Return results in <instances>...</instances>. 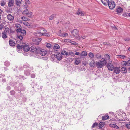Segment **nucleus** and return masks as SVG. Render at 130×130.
<instances>
[{
	"instance_id": "nucleus-41",
	"label": "nucleus",
	"mask_w": 130,
	"mask_h": 130,
	"mask_svg": "<svg viewBox=\"0 0 130 130\" xmlns=\"http://www.w3.org/2000/svg\"><path fill=\"white\" fill-rule=\"evenodd\" d=\"M15 27L19 28H20L21 27V25L18 24H16L15 25Z\"/></svg>"
},
{
	"instance_id": "nucleus-22",
	"label": "nucleus",
	"mask_w": 130,
	"mask_h": 130,
	"mask_svg": "<svg viewBox=\"0 0 130 130\" xmlns=\"http://www.w3.org/2000/svg\"><path fill=\"white\" fill-rule=\"evenodd\" d=\"M105 123V122H101L99 124V127L100 128L103 127L104 126Z\"/></svg>"
},
{
	"instance_id": "nucleus-56",
	"label": "nucleus",
	"mask_w": 130,
	"mask_h": 130,
	"mask_svg": "<svg viewBox=\"0 0 130 130\" xmlns=\"http://www.w3.org/2000/svg\"><path fill=\"white\" fill-rule=\"evenodd\" d=\"M113 125V127L117 129L119 128V127L115 124H114Z\"/></svg>"
},
{
	"instance_id": "nucleus-19",
	"label": "nucleus",
	"mask_w": 130,
	"mask_h": 130,
	"mask_svg": "<svg viewBox=\"0 0 130 130\" xmlns=\"http://www.w3.org/2000/svg\"><path fill=\"white\" fill-rule=\"evenodd\" d=\"M87 55V53L85 51L82 52L80 54V56H86Z\"/></svg>"
},
{
	"instance_id": "nucleus-47",
	"label": "nucleus",
	"mask_w": 130,
	"mask_h": 130,
	"mask_svg": "<svg viewBox=\"0 0 130 130\" xmlns=\"http://www.w3.org/2000/svg\"><path fill=\"white\" fill-rule=\"evenodd\" d=\"M42 35L45 36H47V37H49L50 36V34L48 33H45L44 34H42Z\"/></svg>"
},
{
	"instance_id": "nucleus-51",
	"label": "nucleus",
	"mask_w": 130,
	"mask_h": 130,
	"mask_svg": "<svg viewBox=\"0 0 130 130\" xmlns=\"http://www.w3.org/2000/svg\"><path fill=\"white\" fill-rule=\"evenodd\" d=\"M120 57L121 59H123L126 57V56L124 55H120Z\"/></svg>"
},
{
	"instance_id": "nucleus-46",
	"label": "nucleus",
	"mask_w": 130,
	"mask_h": 130,
	"mask_svg": "<svg viewBox=\"0 0 130 130\" xmlns=\"http://www.w3.org/2000/svg\"><path fill=\"white\" fill-rule=\"evenodd\" d=\"M56 57V55L54 54H52L51 56V58L53 59L54 60Z\"/></svg>"
},
{
	"instance_id": "nucleus-33",
	"label": "nucleus",
	"mask_w": 130,
	"mask_h": 130,
	"mask_svg": "<svg viewBox=\"0 0 130 130\" xmlns=\"http://www.w3.org/2000/svg\"><path fill=\"white\" fill-rule=\"evenodd\" d=\"M95 57L97 59H100L101 58V56L99 54H98L95 55Z\"/></svg>"
},
{
	"instance_id": "nucleus-57",
	"label": "nucleus",
	"mask_w": 130,
	"mask_h": 130,
	"mask_svg": "<svg viewBox=\"0 0 130 130\" xmlns=\"http://www.w3.org/2000/svg\"><path fill=\"white\" fill-rule=\"evenodd\" d=\"M71 41V40L68 39H66V42H70V43Z\"/></svg>"
},
{
	"instance_id": "nucleus-42",
	"label": "nucleus",
	"mask_w": 130,
	"mask_h": 130,
	"mask_svg": "<svg viewBox=\"0 0 130 130\" xmlns=\"http://www.w3.org/2000/svg\"><path fill=\"white\" fill-rule=\"evenodd\" d=\"M46 46L48 48H50L51 46V44L49 43H47L46 44Z\"/></svg>"
},
{
	"instance_id": "nucleus-2",
	"label": "nucleus",
	"mask_w": 130,
	"mask_h": 130,
	"mask_svg": "<svg viewBox=\"0 0 130 130\" xmlns=\"http://www.w3.org/2000/svg\"><path fill=\"white\" fill-rule=\"evenodd\" d=\"M108 4V6L110 9H112L115 8V4L113 1H111L109 2Z\"/></svg>"
},
{
	"instance_id": "nucleus-58",
	"label": "nucleus",
	"mask_w": 130,
	"mask_h": 130,
	"mask_svg": "<svg viewBox=\"0 0 130 130\" xmlns=\"http://www.w3.org/2000/svg\"><path fill=\"white\" fill-rule=\"evenodd\" d=\"M31 77L32 78H34L35 77V74H32L31 75Z\"/></svg>"
},
{
	"instance_id": "nucleus-29",
	"label": "nucleus",
	"mask_w": 130,
	"mask_h": 130,
	"mask_svg": "<svg viewBox=\"0 0 130 130\" xmlns=\"http://www.w3.org/2000/svg\"><path fill=\"white\" fill-rule=\"evenodd\" d=\"M80 60L76 59L75 61V64L78 65L81 62Z\"/></svg>"
},
{
	"instance_id": "nucleus-37",
	"label": "nucleus",
	"mask_w": 130,
	"mask_h": 130,
	"mask_svg": "<svg viewBox=\"0 0 130 130\" xmlns=\"http://www.w3.org/2000/svg\"><path fill=\"white\" fill-rule=\"evenodd\" d=\"M98 125V123H94L92 125V128H94L95 127L97 126Z\"/></svg>"
},
{
	"instance_id": "nucleus-48",
	"label": "nucleus",
	"mask_w": 130,
	"mask_h": 130,
	"mask_svg": "<svg viewBox=\"0 0 130 130\" xmlns=\"http://www.w3.org/2000/svg\"><path fill=\"white\" fill-rule=\"evenodd\" d=\"M6 3L3 1H2L1 3V6H4L5 5Z\"/></svg>"
},
{
	"instance_id": "nucleus-31",
	"label": "nucleus",
	"mask_w": 130,
	"mask_h": 130,
	"mask_svg": "<svg viewBox=\"0 0 130 130\" xmlns=\"http://www.w3.org/2000/svg\"><path fill=\"white\" fill-rule=\"evenodd\" d=\"M23 45H20L19 44H18L17 46V49L22 50V49L23 48Z\"/></svg>"
},
{
	"instance_id": "nucleus-52",
	"label": "nucleus",
	"mask_w": 130,
	"mask_h": 130,
	"mask_svg": "<svg viewBox=\"0 0 130 130\" xmlns=\"http://www.w3.org/2000/svg\"><path fill=\"white\" fill-rule=\"evenodd\" d=\"M126 126L128 129H130V125L129 124H127L125 125Z\"/></svg>"
},
{
	"instance_id": "nucleus-62",
	"label": "nucleus",
	"mask_w": 130,
	"mask_h": 130,
	"mask_svg": "<svg viewBox=\"0 0 130 130\" xmlns=\"http://www.w3.org/2000/svg\"><path fill=\"white\" fill-rule=\"evenodd\" d=\"M125 40L126 41H128L130 40V39L129 38H127L125 39Z\"/></svg>"
},
{
	"instance_id": "nucleus-55",
	"label": "nucleus",
	"mask_w": 130,
	"mask_h": 130,
	"mask_svg": "<svg viewBox=\"0 0 130 130\" xmlns=\"http://www.w3.org/2000/svg\"><path fill=\"white\" fill-rule=\"evenodd\" d=\"M42 31H43V32L42 31V32L41 33L42 34H44L45 33L46 31V30L44 29V28H43L42 29Z\"/></svg>"
},
{
	"instance_id": "nucleus-11",
	"label": "nucleus",
	"mask_w": 130,
	"mask_h": 130,
	"mask_svg": "<svg viewBox=\"0 0 130 130\" xmlns=\"http://www.w3.org/2000/svg\"><path fill=\"white\" fill-rule=\"evenodd\" d=\"M76 14L81 16L83 15L84 14L83 11H81L79 9H78L76 12Z\"/></svg>"
},
{
	"instance_id": "nucleus-63",
	"label": "nucleus",
	"mask_w": 130,
	"mask_h": 130,
	"mask_svg": "<svg viewBox=\"0 0 130 130\" xmlns=\"http://www.w3.org/2000/svg\"><path fill=\"white\" fill-rule=\"evenodd\" d=\"M61 55H65V51H62L61 54Z\"/></svg>"
},
{
	"instance_id": "nucleus-36",
	"label": "nucleus",
	"mask_w": 130,
	"mask_h": 130,
	"mask_svg": "<svg viewBox=\"0 0 130 130\" xmlns=\"http://www.w3.org/2000/svg\"><path fill=\"white\" fill-rule=\"evenodd\" d=\"M10 63L9 62L7 61L4 62V64L6 66H9L10 65Z\"/></svg>"
},
{
	"instance_id": "nucleus-25",
	"label": "nucleus",
	"mask_w": 130,
	"mask_h": 130,
	"mask_svg": "<svg viewBox=\"0 0 130 130\" xmlns=\"http://www.w3.org/2000/svg\"><path fill=\"white\" fill-rule=\"evenodd\" d=\"M26 34V31L25 30H22L20 35L22 36H24Z\"/></svg>"
},
{
	"instance_id": "nucleus-14",
	"label": "nucleus",
	"mask_w": 130,
	"mask_h": 130,
	"mask_svg": "<svg viewBox=\"0 0 130 130\" xmlns=\"http://www.w3.org/2000/svg\"><path fill=\"white\" fill-rule=\"evenodd\" d=\"M9 43L10 45L12 46H14L15 44V43L13 40H10L9 41Z\"/></svg>"
},
{
	"instance_id": "nucleus-32",
	"label": "nucleus",
	"mask_w": 130,
	"mask_h": 130,
	"mask_svg": "<svg viewBox=\"0 0 130 130\" xmlns=\"http://www.w3.org/2000/svg\"><path fill=\"white\" fill-rule=\"evenodd\" d=\"M4 32H6L7 33V32L8 33L9 32V29L8 27L6 28L4 31Z\"/></svg>"
},
{
	"instance_id": "nucleus-39",
	"label": "nucleus",
	"mask_w": 130,
	"mask_h": 130,
	"mask_svg": "<svg viewBox=\"0 0 130 130\" xmlns=\"http://www.w3.org/2000/svg\"><path fill=\"white\" fill-rule=\"evenodd\" d=\"M10 93L11 95H14L15 93V92L14 90H12L10 92Z\"/></svg>"
},
{
	"instance_id": "nucleus-40",
	"label": "nucleus",
	"mask_w": 130,
	"mask_h": 130,
	"mask_svg": "<svg viewBox=\"0 0 130 130\" xmlns=\"http://www.w3.org/2000/svg\"><path fill=\"white\" fill-rule=\"evenodd\" d=\"M70 43L71 45H77L78 44L77 43L74 41H71L70 42Z\"/></svg>"
},
{
	"instance_id": "nucleus-50",
	"label": "nucleus",
	"mask_w": 130,
	"mask_h": 130,
	"mask_svg": "<svg viewBox=\"0 0 130 130\" xmlns=\"http://www.w3.org/2000/svg\"><path fill=\"white\" fill-rule=\"evenodd\" d=\"M23 36L20 35L19 36H18V38L22 40L23 39Z\"/></svg>"
},
{
	"instance_id": "nucleus-21",
	"label": "nucleus",
	"mask_w": 130,
	"mask_h": 130,
	"mask_svg": "<svg viewBox=\"0 0 130 130\" xmlns=\"http://www.w3.org/2000/svg\"><path fill=\"white\" fill-rule=\"evenodd\" d=\"M2 37L4 39L6 38L7 37V33L3 31L2 33Z\"/></svg>"
},
{
	"instance_id": "nucleus-7",
	"label": "nucleus",
	"mask_w": 130,
	"mask_h": 130,
	"mask_svg": "<svg viewBox=\"0 0 130 130\" xmlns=\"http://www.w3.org/2000/svg\"><path fill=\"white\" fill-rule=\"evenodd\" d=\"M23 48L25 52H28L30 50L28 45H23Z\"/></svg>"
},
{
	"instance_id": "nucleus-27",
	"label": "nucleus",
	"mask_w": 130,
	"mask_h": 130,
	"mask_svg": "<svg viewBox=\"0 0 130 130\" xmlns=\"http://www.w3.org/2000/svg\"><path fill=\"white\" fill-rule=\"evenodd\" d=\"M22 0H15L16 3L18 6H19L21 4Z\"/></svg>"
},
{
	"instance_id": "nucleus-38",
	"label": "nucleus",
	"mask_w": 130,
	"mask_h": 130,
	"mask_svg": "<svg viewBox=\"0 0 130 130\" xmlns=\"http://www.w3.org/2000/svg\"><path fill=\"white\" fill-rule=\"evenodd\" d=\"M21 18L22 20L24 21H26L27 20V19L26 17H21Z\"/></svg>"
},
{
	"instance_id": "nucleus-30",
	"label": "nucleus",
	"mask_w": 130,
	"mask_h": 130,
	"mask_svg": "<svg viewBox=\"0 0 130 130\" xmlns=\"http://www.w3.org/2000/svg\"><path fill=\"white\" fill-rule=\"evenodd\" d=\"M60 48V46L58 44H55L53 48L55 50L57 49H59Z\"/></svg>"
},
{
	"instance_id": "nucleus-8",
	"label": "nucleus",
	"mask_w": 130,
	"mask_h": 130,
	"mask_svg": "<svg viewBox=\"0 0 130 130\" xmlns=\"http://www.w3.org/2000/svg\"><path fill=\"white\" fill-rule=\"evenodd\" d=\"M102 64L101 63V62L100 61L98 62H96V66L98 68H100L103 66Z\"/></svg>"
},
{
	"instance_id": "nucleus-45",
	"label": "nucleus",
	"mask_w": 130,
	"mask_h": 130,
	"mask_svg": "<svg viewBox=\"0 0 130 130\" xmlns=\"http://www.w3.org/2000/svg\"><path fill=\"white\" fill-rule=\"evenodd\" d=\"M55 16V15H51L49 18V19L51 20H52Z\"/></svg>"
},
{
	"instance_id": "nucleus-12",
	"label": "nucleus",
	"mask_w": 130,
	"mask_h": 130,
	"mask_svg": "<svg viewBox=\"0 0 130 130\" xmlns=\"http://www.w3.org/2000/svg\"><path fill=\"white\" fill-rule=\"evenodd\" d=\"M30 71L29 69L27 70L24 71V74L27 76H29L30 74Z\"/></svg>"
},
{
	"instance_id": "nucleus-18",
	"label": "nucleus",
	"mask_w": 130,
	"mask_h": 130,
	"mask_svg": "<svg viewBox=\"0 0 130 130\" xmlns=\"http://www.w3.org/2000/svg\"><path fill=\"white\" fill-rule=\"evenodd\" d=\"M101 2L105 6H106L109 3L108 0H101Z\"/></svg>"
},
{
	"instance_id": "nucleus-1",
	"label": "nucleus",
	"mask_w": 130,
	"mask_h": 130,
	"mask_svg": "<svg viewBox=\"0 0 130 130\" xmlns=\"http://www.w3.org/2000/svg\"><path fill=\"white\" fill-rule=\"evenodd\" d=\"M78 31L77 29H74L71 32L73 36L77 40L79 41H80L81 40V37L79 36L78 35Z\"/></svg>"
},
{
	"instance_id": "nucleus-9",
	"label": "nucleus",
	"mask_w": 130,
	"mask_h": 130,
	"mask_svg": "<svg viewBox=\"0 0 130 130\" xmlns=\"http://www.w3.org/2000/svg\"><path fill=\"white\" fill-rule=\"evenodd\" d=\"M100 61L101 62V64H102L103 66L106 64L107 63L106 60H105V59L103 58L101 59V60Z\"/></svg>"
},
{
	"instance_id": "nucleus-64",
	"label": "nucleus",
	"mask_w": 130,
	"mask_h": 130,
	"mask_svg": "<svg viewBox=\"0 0 130 130\" xmlns=\"http://www.w3.org/2000/svg\"><path fill=\"white\" fill-rule=\"evenodd\" d=\"M11 89V87L9 86H8L7 87V89L8 91L10 90Z\"/></svg>"
},
{
	"instance_id": "nucleus-61",
	"label": "nucleus",
	"mask_w": 130,
	"mask_h": 130,
	"mask_svg": "<svg viewBox=\"0 0 130 130\" xmlns=\"http://www.w3.org/2000/svg\"><path fill=\"white\" fill-rule=\"evenodd\" d=\"M81 37V39L82 38V39H85L86 38L87 36H82L81 37Z\"/></svg>"
},
{
	"instance_id": "nucleus-23",
	"label": "nucleus",
	"mask_w": 130,
	"mask_h": 130,
	"mask_svg": "<svg viewBox=\"0 0 130 130\" xmlns=\"http://www.w3.org/2000/svg\"><path fill=\"white\" fill-rule=\"evenodd\" d=\"M121 70L123 73H126L127 72V69L126 67H122L121 68Z\"/></svg>"
},
{
	"instance_id": "nucleus-3",
	"label": "nucleus",
	"mask_w": 130,
	"mask_h": 130,
	"mask_svg": "<svg viewBox=\"0 0 130 130\" xmlns=\"http://www.w3.org/2000/svg\"><path fill=\"white\" fill-rule=\"evenodd\" d=\"M113 70L114 72L116 74L119 73L121 71V68L118 67H116L114 68Z\"/></svg>"
},
{
	"instance_id": "nucleus-35",
	"label": "nucleus",
	"mask_w": 130,
	"mask_h": 130,
	"mask_svg": "<svg viewBox=\"0 0 130 130\" xmlns=\"http://www.w3.org/2000/svg\"><path fill=\"white\" fill-rule=\"evenodd\" d=\"M104 56L106 58V59L109 60L110 59V57L109 55L107 54H105L104 55Z\"/></svg>"
},
{
	"instance_id": "nucleus-13",
	"label": "nucleus",
	"mask_w": 130,
	"mask_h": 130,
	"mask_svg": "<svg viewBox=\"0 0 130 130\" xmlns=\"http://www.w3.org/2000/svg\"><path fill=\"white\" fill-rule=\"evenodd\" d=\"M14 1V0H9L8 3V6L9 7L12 6L13 5Z\"/></svg>"
},
{
	"instance_id": "nucleus-60",
	"label": "nucleus",
	"mask_w": 130,
	"mask_h": 130,
	"mask_svg": "<svg viewBox=\"0 0 130 130\" xmlns=\"http://www.w3.org/2000/svg\"><path fill=\"white\" fill-rule=\"evenodd\" d=\"M24 24L25 25L28 26L29 24L27 22H24Z\"/></svg>"
},
{
	"instance_id": "nucleus-26",
	"label": "nucleus",
	"mask_w": 130,
	"mask_h": 130,
	"mask_svg": "<svg viewBox=\"0 0 130 130\" xmlns=\"http://www.w3.org/2000/svg\"><path fill=\"white\" fill-rule=\"evenodd\" d=\"M121 64L123 66H125L126 65L129 66L127 62L126 61H124L122 62L121 63Z\"/></svg>"
},
{
	"instance_id": "nucleus-4",
	"label": "nucleus",
	"mask_w": 130,
	"mask_h": 130,
	"mask_svg": "<svg viewBox=\"0 0 130 130\" xmlns=\"http://www.w3.org/2000/svg\"><path fill=\"white\" fill-rule=\"evenodd\" d=\"M106 67L109 70L112 71L114 68L113 65L111 63H109L107 65Z\"/></svg>"
},
{
	"instance_id": "nucleus-53",
	"label": "nucleus",
	"mask_w": 130,
	"mask_h": 130,
	"mask_svg": "<svg viewBox=\"0 0 130 130\" xmlns=\"http://www.w3.org/2000/svg\"><path fill=\"white\" fill-rule=\"evenodd\" d=\"M4 26L2 24H0V30H2L4 28Z\"/></svg>"
},
{
	"instance_id": "nucleus-59",
	"label": "nucleus",
	"mask_w": 130,
	"mask_h": 130,
	"mask_svg": "<svg viewBox=\"0 0 130 130\" xmlns=\"http://www.w3.org/2000/svg\"><path fill=\"white\" fill-rule=\"evenodd\" d=\"M129 60H128L127 62V63H128L129 66H130V56L128 58Z\"/></svg>"
},
{
	"instance_id": "nucleus-43",
	"label": "nucleus",
	"mask_w": 130,
	"mask_h": 130,
	"mask_svg": "<svg viewBox=\"0 0 130 130\" xmlns=\"http://www.w3.org/2000/svg\"><path fill=\"white\" fill-rule=\"evenodd\" d=\"M29 67V64L25 63L24 65V67L25 68H28Z\"/></svg>"
},
{
	"instance_id": "nucleus-6",
	"label": "nucleus",
	"mask_w": 130,
	"mask_h": 130,
	"mask_svg": "<svg viewBox=\"0 0 130 130\" xmlns=\"http://www.w3.org/2000/svg\"><path fill=\"white\" fill-rule=\"evenodd\" d=\"M47 53V51L46 50L42 49L40 51V54L42 56H45Z\"/></svg>"
},
{
	"instance_id": "nucleus-20",
	"label": "nucleus",
	"mask_w": 130,
	"mask_h": 130,
	"mask_svg": "<svg viewBox=\"0 0 130 130\" xmlns=\"http://www.w3.org/2000/svg\"><path fill=\"white\" fill-rule=\"evenodd\" d=\"M29 12V11L27 9L24 10L22 12V14L24 15H26Z\"/></svg>"
},
{
	"instance_id": "nucleus-28",
	"label": "nucleus",
	"mask_w": 130,
	"mask_h": 130,
	"mask_svg": "<svg viewBox=\"0 0 130 130\" xmlns=\"http://www.w3.org/2000/svg\"><path fill=\"white\" fill-rule=\"evenodd\" d=\"M26 15H27V16L28 17L30 18H31L33 17V15L32 14V13L30 12H29Z\"/></svg>"
},
{
	"instance_id": "nucleus-49",
	"label": "nucleus",
	"mask_w": 130,
	"mask_h": 130,
	"mask_svg": "<svg viewBox=\"0 0 130 130\" xmlns=\"http://www.w3.org/2000/svg\"><path fill=\"white\" fill-rule=\"evenodd\" d=\"M21 30H22V29H21V28L17 29V33L18 34H19V33L20 34Z\"/></svg>"
},
{
	"instance_id": "nucleus-17",
	"label": "nucleus",
	"mask_w": 130,
	"mask_h": 130,
	"mask_svg": "<svg viewBox=\"0 0 130 130\" xmlns=\"http://www.w3.org/2000/svg\"><path fill=\"white\" fill-rule=\"evenodd\" d=\"M90 66L91 67H94L96 65V63H95L94 60H92L90 63Z\"/></svg>"
},
{
	"instance_id": "nucleus-54",
	"label": "nucleus",
	"mask_w": 130,
	"mask_h": 130,
	"mask_svg": "<svg viewBox=\"0 0 130 130\" xmlns=\"http://www.w3.org/2000/svg\"><path fill=\"white\" fill-rule=\"evenodd\" d=\"M23 7L24 8H27L28 7V5L26 3H25V5Z\"/></svg>"
},
{
	"instance_id": "nucleus-5",
	"label": "nucleus",
	"mask_w": 130,
	"mask_h": 130,
	"mask_svg": "<svg viewBox=\"0 0 130 130\" xmlns=\"http://www.w3.org/2000/svg\"><path fill=\"white\" fill-rule=\"evenodd\" d=\"M7 19L9 21H12L14 20V17L11 14H8L7 16Z\"/></svg>"
},
{
	"instance_id": "nucleus-16",
	"label": "nucleus",
	"mask_w": 130,
	"mask_h": 130,
	"mask_svg": "<svg viewBox=\"0 0 130 130\" xmlns=\"http://www.w3.org/2000/svg\"><path fill=\"white\" fill-rule=\"evenodd\" d=\"M30 51L31 52H35L37 50L36 48L34 46H31L30 48Z\"/></svg>"
},
{
	"instance_id": "nucleus-44",
	"label": "nucleus",
	"mask_w": 130,
	"mask_h": 130,
	"mask_svg": "<svg viewBox=\"0 0 130 130\" xmlns=\"http://www.w3.org/2000/svg\"><path fill=\"white\" fill-rule=\"evenodd\" d=\"M25 89V87L24 86H22L21 87L20 89V90L21 91H24Z\"/></svg>"
},
{
	"instance_id": "nucleus-24",
	"label": "nucleus",
	"mask_w": 130,
	"mask_h": 130,
	"mask_svg": "<svg viewBox=\"0 0 130 130\" xmlns=\"http://www.w3.org/2000/svg\"><path fill=\"white\" fill-rule=\"evenodd\" d=\"M109 118V116L108 115H105L103 116L102 117V120H104L108 119Z\"/></svg>"
},
{
	"instance_id": "nucleus-34",
	"label": "nucleus",
	"mask_w": 130,
	"mask_h": 130,
	"mask_svg": "<svg viewBox=\"0 0 130 130\" xmlns=\"http://www.w3.org/2000/svg\"><path fill=\"white\" fill-rule=\"evenodd\" d=\"M90 58H93L94 57V55L93 54L91 53L90 52L88 54Z\"/></svg>"
},
{
	"instance_id": "nucleus-10",
	"label": "nucleus",
	"mask_w": 130,
	"mask_h": 130,
	"mask_svg": "<svg viewBox=\"0 0 130 130\" xmlns=\"http://www.w3.org/2000/svg\"><path fill=\"white\" fill-rule=\"evenodd\" d=\"M56 58L58 60H61L62 58V55L60 53H58L56 55Z\"/></svg>"
},
{
	"instance_id": "nucleus-15",
	"label": "nucleus",
	"mask_w": 130,
	"mask_h": 130,
	"mask_svg": "<svg viewBox=\"0 0 130 130\" xmlns=\"http://www.w3.org/2000/svg\"><path fill=\"white\" fill-rule=\"evenodd\" d=\"M123 11V9L121 7H119L117 10V12L119 14L121 13Z\"/></svg>"
}]
</instances>
